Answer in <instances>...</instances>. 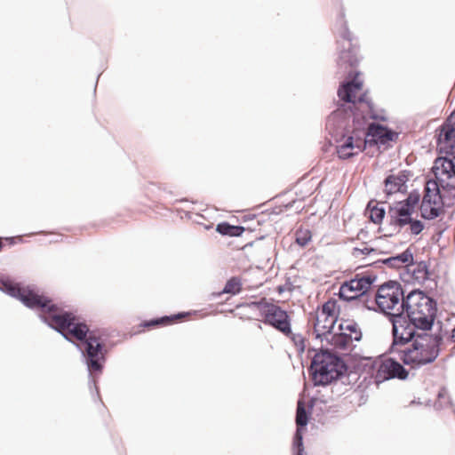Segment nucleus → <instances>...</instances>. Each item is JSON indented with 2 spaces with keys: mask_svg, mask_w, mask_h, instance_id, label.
I'll list each match as a JSON object with an SVG mask.
<instances>
[{
  "mask_svg": "<svg viewBox=\"0 0 455 455\" xmlns=\"http://www.w3.org/2000/svg\"><path fill=\"white\" fill-rule=\"evenodd\" d=\"M359 72H355V77L352 80H344L340 83L338 89V96L341 104H346L347 108H353L358 109L356 107V92L363 87V82L355 78Z\"/></svg>",
  "mask_w": 455,
  "mask_h": 455,
  "instance_id": "2eb2a0df",
  "label": "nucleus"
},
{
  "mask_svg": "<svg viewBox=\"0 0 455 455\" xmlns=\"http://www.w3.org/2000/svg\"><path fill=\"white\" fill-rule=\"evenodd\" d=\"M384 184V193L386 194L387 198L391 196L395 193L406 194L407 193V186H403L398 180H395V174H388L383 181Z\"/></svg>",
  "mask_w": 455,
  "mask_h": 455,
  "instance_id": "4be33fe9",
  "label": "nucleus"
},
{
  "mask_svg": "<svg viewBox=\"0 0 455 455\" xmlns=\"http://www.w3.org/2000/svg\"><path fill=\"white\" fill-rule=\"evenodd\" d=\"M363 140L367 145L386 144L390 141H395L398 138V133L387 126L377 123H367L363 127Z\"/></svg>",
  "mask_w": 455,
  "mask_h": 455,
  "instance_id": "ddd939ff",
  "label": "nucleus"
},
{
  "mask_svg": "<svg viewBox=\"0 0 455 455\" xmlns=\"http://www.w3.org/2000/svg\"><path fill=\"white\" fill-rule=\"evenodd\" d=\"M379 259L375 260L374 262L367 264L366 266H371V267H380L381 265H384V264L381 263V262H379Z\"/></svg>",
  "mask_w": 455,
  "mask_h": 455,
  "instance_id": "58836bf2",
  "label": "nucleus"
},
{
  "mask_svg": "<svg viewBox=\"0 0 455 455\" xmlns=\"http://www.w3.org/2000/svg\"><path fill=\"white\" fill-rule=\"evenodd\" d=\"M404 275L411 277L419 283H423L429 278L428 267L425 261H420L419 263H415L413 261V265H411V263L408 262L406 265V272L403 275L401 274V278L403 281L405 280L403 278Z\"/></svg>",
  "mask_w": 455,
  "mask_h": 455,
  "instance_id": "f3484780",
  "label": "nucleus"
},
{
  "mask_svg": "<svg viewBox=\"0 0 455 455\" xmlns=\"http://www.w3.org/2000/svg\"><path fill=\"white\" fill-rule=\"evenodd\" d=\"M420 198H421V196H420L419 191L418 189H413L408 194V196L405 199H403L402 201H397V202H398V204H402L404 207L411 210L412 212H414L417 205L420 202Z\"/></svg>",
  "mask_w": 455,
  "mask_h": 455,
  "instance_id": "bb28decb",
  "label": "nucleus"
},
{
  "mask_svg": "<svg viewBox=\"0 0 455 455\" xmlns=\"http://www.w3.org/2000/svg\"><path fill=\"white\" fill-rule=\"evenodd\" d=\"M352 302L355 303V307L361 308V309H367V310H372L379 313V309L376 305L375 298L373 299L369 298V301L366 302L361 300V299H355Z\"/></svg>",
  "mask_w": 455,
  "mask_h": 455,
  "instance_id": "72a5a7b5",
  "label": "nucleus"
},
{
  "mask_svg": "<svg viewBox=\"0 0 455 455\" xmlns=\"http://www.w3.org/2000/svg\"><path fill=\"white\" fill-rule=\"evenodd\" d=\"M437 315V301L419 289L408 292L396 313H388L392 343L388 353L397 355L404 365L417 370L435 361L443 335L430 334Z\"/></svg>",
  "mask_w": 455,
  "mask_h": 455,
  "instance_id": "f257e3e1",
  "label": "nucleus"
},
{
  "mask_svg": "<svg viewBox=\"0 0 455 455\" xmlns=\"http://www.w3.org/2000/svg\"><path fill=\"white\" fill-rule=\"evenodd\" d=\"M376 280L377 275L374 274H356L354 278L341 283L338 293L339 298L347 302L361 299L367 303L369 301L367 292Z\"/></svg>",
  "mask_w": 455,
  "mask_h": 455,
  "instance_id": "6e6552de",
  "label": "nucleus"
},
{
  "mask_svg": "<svg viewBox=\"0 0 455 455\" xmlns=\"http://www.w3.org/2000/svg\"><path fill=\"white\" fill-rule=\"evenodd\" d=\"M334 29L339 36L337 44L339 47L341 48L339 52L337 66L339 69H341L344 73H347L348 77H352L354 73L351 69L355 68L360 61L358 56L359 45L357 39L348 28L343 8H341L337 17Z\"/></svg>",
  "mask_w": 455,
  "mask_h": 455,
  "instance_id": "423d86ee",
  "label": "nucleus"
},
{
  "mask_svg": "<svg viewBox=\"0 0 455 455\" xmlns=\"http://www.w3.org/2000/svg\"><path fill=\"white\" fill-rule=\"evenodd\" d=\"M255 218H256V216H255V215H252V217H250V219H251V220H253V219H255Z\"/></svg>",
  "mask_w": 455,
  "mask_h": 455,
  "instance_id": "de8ad7c7",
  "label": "nucleus"
},
{
  "mask_svg": "<svg viewBox=\"0 0 455 455\" xmlns=\"http://www.w3.org/2000/svg\"><path fill=\"white\" fill-rule=\"evenodd\" d=\"M444 204L439 183L429 180L425 187V195L421 201L420 215L425 220H434L441 213L440 204Z\"/></svg>",
  "mask_w": 455,
  "mask_h": 455,
  "instance_id": "9b49d317",
  "label": "nucleus"
},
{
  "mask_svg": "<svg viewBox=\"0 0 455 455\" xmlns=\"http://www.w3.org/2000/svg\"><path fill=\"white\" fill-rule=\"evenodd\" d=\"M263 222H264V220H257V224H258V225H260V224H261V223H263Z\"/></svg>",
  "mask_w": 455,
  "mask_h": 455,
  "instance_id": "49530a36",
  "label": "nucleus"
},
{
  "mask_svg": "<svg viewBox=\"0 0 455 455\" xmlns=\"http://www.w3.org/2000/svg\"><path fill=\"white\" fill-rule=\"evenodd\" d=\"M367 125V116L359 109L338 104L337 108L327 117L325 130L337 143L338 157L347 160L365 150L363 136Z\"/></svg>",
  "mask_w": 455,
  "mask_h": 455,
  "instance_id": "7ed1b4c3",
  "label": "nucleus"
},
{
  "mask_svg": "<svg viewBox=\"0 0 455 455\" xmlns=\"http://www.w3.org/2000/svg\"><path fill=\"white\" fill-rule=\"evenodd\" d=\"M408 225L410 226L411 233L414 235H419L425 228V225L421 220H415L412 217L411 222L408 223Z\"/></svg>",
  "mask_w": 455,
  "mask_h": 455,
  "instance_id": "f704fd0d",
  "label": "nucleus"
},
{
  "mask_svg": "<svg viewBox=\"0 0 455 455\" xmlns=\"http://www.w3.org/2000/svg\"><path fill=\"white\" fill-rule=\"evenodd\" d=\"M189 313L180 312L171 315H164L161 317L146 320L140 324L144 328H155L159 326H166L174 323L177 321H181L188 317Z\"/></svg>",
  "mask_w": 455,
  "mask_h": 455,
  "instance_id": "a211bd4d",
  "label": "nucleus"
},
{
  "mask_svg": "<svg viewBox=\"0 0 455 455\" xmlns=\"http://www.w3.org/2000/svg\"><path fill=\"white\" fill-rule=\"evenodd\" d=\"M447 129H443L437 135L436 142L439 152H444L442 143H449V150L445 151L446 156H438L434 164L433 172L436 177L435 181L445 188L444 180L439 178V174L446 175L451 179L455 177V109L451 110L446 119Z\"/></svg>",
  "mask_w": 455,
  "mask_h": 455,
  "instance_id": "39448f33",
  "label": "nucleus"
},
{
  "mask_svg": "<svg viewBox=\"0 0 455 455\" xmlns=\"http://www.w3.org/2000/svg\"><path fill=\"white\" fill-rule=\"evenodd\" d=\"M325 340L334 349L347 350L354 339L351 334L339 331V332L333 333L329 338H326Z\"/></svg>",
  "mask_w": 455,
  "mask_h": 455,
  "instance_id": "412c9836",
  "label": "nucleus"
},
{
  "mask_svg": "<svg viewBox=\"0 0 455 455\" xmlns=\"http://www.w3.org/2000/svg\"><path fill=\"white\" fill-rule=\"evenodd\" d=\"M292 450H293V455H305L304 448L292 449Z\"/></svg>",
  "mask_w": 455,
  "mask_h": 455,
  "instance_id": "4c0bfd02",
  "label": "nucleus"
},
{
  "mask_svg": "<svg viewBox=\"0 0 455 455\" xmlns=\"http://www.w3.org/2000/svg\"><path fill=\"white\" fill-rule=\"evenodd\" d=\"M263 238H264V236H260V237L257 238V240H261Z\"/></svg>",
  "mask_w": 455,
  "mask_h": 455,
  "instance_id": "09e8293b",
  "label": "nucleus"
},
{
  "mask_svg": "<svg viewBox=\"0 0 455 455\" xmlns=\"http://www.w3.org/2000/svg\"><path fill=\"white\" fill-rule=\"evenodd\" d=\"M372 202H370L367 205V209L370 211L369 219L374 224H380L385 218L386 210L384 207H379L378 205L371 207Z\"/></svg>",
  "mask_w": 455,
  "mask_h": 455,
  "instance_id": "cd10ccee",
  "label": "nucleus"
},
{
  "mask_svg": "<svg viewBox=\"0 0 455 455\" xmlns=\"http://www.w3.org/2000/svg\"><path fill=\"white\" fill-rule=\"evenodd\" d=\"M3 247H4V243L2 241V237H0V251H2Z\"/></svg>",
  "mask_w": 455,
  "mask_h": 455,
  "instance_id": "37998d69",
  "label": "nucleus"
},
{
  "mask_svg": "<svg viewBox=\"0 0 455 455\" xmlns=\"http://www.w3.org/2000/svg\"><path fill=\"white\" fill-rule=\"evenodd\" d=\"M245 230L243 226L232 225L227 221L220 222L216 226V231L224 236L239 237Z\"/></svg>",
  "mask_w": 455,
  "mask_h": 455,
  "instance_id": "5701e85b",
  "label": "nucleus"
},
{
  "mask_svg": "<svg viewBox=\"0 0 455 455\" xmlns=\"http://www.w3.org/2000/svg\"><path fill=\"white\" fill-rule=\"evenodd\" d=\"M447 187H451V189H455V185H451L450 183H446Z\"/></svg>",
  "mask_w": 455,
  "mask_h": 455,
  "instance_id": "a18cd8bd",
  "label": "nucleus"
},
{
  "mask_svg": "<svg viewBox=\"0 0 455 455\" xmlns=\"http://www.w3.org/2000/svg\"><path fill=\"white\" fill-rule=\"evenodd\" d=\"M311 351L315 352L308 369L314 386H327L347 373V363L332 349L321 348L316 351L315 348H309L308 353Z\"/></svg>",
  "mask_w": 455,
  "mask_h": 455,
  "instance_id": "20e7f679",
  "label": "nucleus"
},
{
  "mask_svg": "<svg viewBox=\"0 0 455 455\" xmlns=\"http://www.w3.org/2000/svg\"><path fill=\"white\" fill-rule=\"evenodd\" d=\"M412 176V173L409 170L400 171L397 174H395V178L398 180L403 186H407L406 183L409 181L410 178Z\"/></svg>",
  "mask_w": 455,
  "mask_h": 455,
  "instance_id": "c9c22d12",
  "label": "nucleus"
},
{
  "mask_svg": "<svg viewBox=\"0 0 455 455\" xmlns=\"http://www.w3.org/2000/svg\"><path fill=\"white\" fill-rule=\"evenodd\" d=\"M451 404V398L448 394V390L445 387H442L437 394L436 401L435 402V408L436 410H442Z\"/></svg>",
  "mask_w": 455,
  "mask_h": 455,
  "instance_id": "c85d7f7f",
  "label": "nucleus"
},
{
  "mask_svg": "<svg viewBox=\"0 0 455 455\" xmlns=\"http://www.w3.org/2000/svg\"><path fill=\"white\" fill-rule=\"evenodd\" d=\"M315 405V399L311 398L308 404L306 405L305 402L299 399L296 409V431L292 439V449L304 448L303 444V431L308 424L311 417V411Z\"/></svg>",
  "mask_w": 455,
  "mask_h": 455,
  "instance_id": "f8f14e48",
  "label": "nucleus"
},
{
  "mask_svg": "<svg viewBox=\"0 0 455 455\" xmlns=\"http://www.w3.org/2000/svg\"><path fill=\"white\" fill-rule=\"evenodd\" d=\"M277 290H278V292H279V293H281V292H283V286H279V287L277 288Z\"/></svg>",
  "mask_w": 455,
  "mask_h": 455,
  "instance_id": "c03bdc74",
  "label": "nucleus"
},
{
  "mask_svg": "<svg viewBox=\"0 0 455 455\" xmlns=\"http://www.w3.org/2000/svg\"><path fill=\"white\" fill-rule=\"evenodd\" d=\"M379 262L387 265L390 268H400L402 265H407L408 262L413 265V253L410 248H407L403 252L387 259H381Z\"/></svg>",
  "mask_w": 455,
  "mask_h": 455,
  "instance_id": "6ab92c4d",
  "label": "nucleus"
},
{
  "mask_svg": "<svg viewBox=\"0 0 455 455\" xmlns=\"http://www.w3.org/2000/svg\"><path fill=\"white\" fill-rule=\"evenodd\" d=\"M254 243V241H251V242H249L247 243H245L243 246V249H245L247 247H251L252 246V244Z\"/></svg>",
  "mask_w": 455,
  "mask_h": 455,
  "instance_id": "79ce46f5",
  "label": "nucleus"
},
{
  "mask_svg": "<svg viewBox=\"0 0 455 455\" xmlns=\"http://www.w3.org/2000/svg\"><path fill=\"white\" fill-rule=\"evenodd\" d=\"M402 285L396 281H388L383 283L375 295V302L379 309V313L384 314L387 318L389 310L395 308L400 299L403 301L407 298ZM403 302H401L402 304Z\"/></svg>",
  "mask_w": 455,
  "mask_h": 455,
  "instance_id": "1a4fd4ad",
  "label": "nucleus"
},
{
  "mask_svg": "<svg viewBox=\"0 0 455 455\" xmlns=\"http://www.w3.org/2000/svg\"><path fill=\"white\" fill-rule=\"evenodd\" d=\"M242 291V282L241 279L237 276H232L228 279L222 289L221 291L218 293H213L212 295L215 297H219L222 294L228 293L231 295H236L240 293Z\"/></svg>",
  "mask_w": 455,
  "mask_h": 455,
  "instance_id": "393cba45",
  "label": "nucleus"
},
{
  "mask_svg": "<svg viewBox=\"0 0 455 455\" xmlns=\"http://www.w3.org/2000/svg\"><path fill=\"white\" fill-rule=\"evenodd\" d=\"M337 307H339L337 300L330 299L323 305L320 314L315 315L326 317L325 322L331 321L330 324L336 323L338 320V314H336Z\"/></svg>",
  "mask_w": 455,
  "mask_h": 455,
  "instance_id": "b1692460",
  "label": "nucleus"
},
{
  "mask_svg": "<svg viewBox=\"0 0 455 455\" xmlns=\"http://www.w3.org/2000/svg\"><path fill=\"white\" fill-rule=\"evenodd\" d=\"M373 251H376V249L375 248H372V247H363V248H354L353 249V252H352V255L354 257H358L360 254H364V255H369L371 254V252Z\"/></svg>",
  "mask_w": 455,
  "mask_h": 455,
  "instance_id": "e433bc0d",
  "label": "nucleus"
},
{
  "mask_svg": "<svg viewBox=\"0 0 455 455\" xmlns=\"http://www.w3.org/2000/svg\"><path fill=\"white\" fill-rule=\"evenodd\" d=\"M338 330L342 332H345V331H349L350 332L349 334H351V335H352V333H354L355 336L353 337V339L355 341H360L362 339V337H363L362 331L358 328V324L355 321H348V320L342 321L339 324Z\"/></svg>",
  "mask_w": 455,
  "mask_h": 455,
  "instance_id": "a878e982",
  "label": "nucleus"
},
{
  "mask_svg": "<svg viewBox=\"0 0 455 455\" xmlns=\"http://www.w3.org/2000/svg\"><path fill=\"white\" fill-rule=\"evenodd\" d=\"M5 240L8 241L11 245L15 243V237H6Z\"/></svg>",
  "mask_w": 455,
  "mask_h": 455,
  "instance_id": "a19ab883",
  "label": "nucleus"
},
{
  "mask_svg": "<svg viewBox=\"0 0 455 455\" xmlns=\"http://www.w3.org/2000/svg\"><path fill=\"white\" fill-rule=\"evenodd\" d=\"M41 320L49 327L60 333L67 340L74 343L81 351L89 375V388L100 398L97 379L102 373L106 363L107 349L104 340L97 331H91L84 322L66 311L52 299L39 314Z\"/></svg>",
  "mask_w": 455,
  "mask_h": 455,
  "instance_id": "f03ea898",
  "label": "nucleus"
},
{
  "mask_svg": "<svg viewBox=\"0 0 455 455\" xmlns=\"http://www.w3.org/2000/svg\"><path fill=\"white\" fill-rule=\"evenodd\" d=\"M3 285V291L8 295L20 299L27 307L37 310L39 314L43 313V309H45L52 299L44 294H38L28 287L24 289L10 282H5Z\"/></svg>",
  "mask_w": 455,
  "mask_h": 455,
  "instance_id": "9d476101",
  "label": "nucleus"
},
{
  "mask_svg": "<svg viewBox=\"0 0 455 455\" xmlns=\"http://www.w3.org/2000/svg\"><path fill=\"white\" fill-rule=\"evenodd\" d=\"M450 339L455 342V328L451 330Z\"/></svg>",
  "mask_w": 455,
  "mask_h": 455,
  "instance_id": "ea45409f",
  "label": "nucleus"
},
{
  "mask_svg": "<svg viewBox=\"0 0 455 455\" xmlns=\"http://www.w3.org/2000/svg\"><path fill=\"white\" fill-rule=\"evenodd\" d=\"M275 304L274 303L267 302V300L265 298L250 303V307L259 310V315L262 318L266 316L267 311L270 309L272 307H275Z\"/></svg>",
  "mask_w": 455,
  "mask_h": 455,
  "instance_id": "c756f323",
  "label": "nucleus"
},
{
  "mask_svg": "<svg viewBox=\"0 0 455 455\" xmlns=\"http://www.w3.org/2000/svg\"><path fill=\"white\" fill-rule=\"evenodd\" d=\"M285 336L288 337L293 342V344L296 346L297 350L299 354H301L305 351L306 339L301 334H299V333L296 334L291 331V334L285 335Z\"/></svg>",
  "mask_w": 455,
  "mask_h": 455,
  "instance_id": "473e14b6",
  "label": "nucleus"
},
{
  "mask_svg": "<svg viewBox=\"0 0 455 455\" xmlns=\"http://www.w3.org/2000/svg\"><path fill=\"white\" fill-rule=\"evenodd\" d=\"M355 368L366 374L364 379L371 377L376 384L391 379L404 380L409 376V371L404 368V364L391 357L379 362L372 357L359 356Z\"/></svg>",
  "mask_w": 455,
  "mask_h": 455,
  "instance_id": "0eeeda50",
  "label": "nucleus"
},
{
  "mask_svg": "<svg viewBox=\"0 0 455 455\" xmlns=\"http://www.w3.org/2000/svg\"><path fill=\"white\" fill-rule=\"evenodd\" d=\"M413 213L408 208L395 202L388 206L387 218L389 219V225L397 229V232H400L411 222Z\"/></svg>",
  "mask_w": 455,
  "mask_h": 455,
  "instance_id": "dca6fc26",
  "label": "nucleus"
},
{
  "mask_svg": "<svg viewBox=\"0 0 455 455\" xmlns=\"http://www.w3.org/2000/svg\"><path fill=\"white\" fill-rule=\"evenodd\" d=\"M262 321L283 335L291 334V317L286 310L276 304L267 311Z\"/></svg>",
  "mask_w": 455,
  "mask_h": 455,
  "instance_id": "4468645a",
  "label": "nucleus"
},
{
  "mask_svg": "<svg viewBox=\"0 0 455 455\" xmlns=\"http://www.w3.org/2000/svg\"><path fill=\"white\" fill-rule=\"evenodd\" d=\"M359 102V103H365L367 104L370 111H371V116L370 117L373 120H380V121H386V117L384 116H379V115L373 113V103L371 102V100L368 99V96H367V92H363L362 93L357 99H356V103Z\"/></svg>",
  "mask_w": 455,
  "mask_h": 455,
  "instance_id": "2f4dec72",
  "label": "nucleus"
},
{
  "mask_svg": "<svg viewBox=\"0 0 455 455\" xmlns=\"http://www.w3.org/2000/svg\"><path fill=\"white\" fill-rule=\"evenodd\" d=\"M315 323H314L313 332L316 339H321L323 341V339H326V338H329L331 335L336 323L330 324L331 321L325 322L326 317H323V319H322V316L315 315Z\"/></svg>",
  "mask_w": 455,
  "mask_h": 455,
  "instance_id": "aec40b11",
  "label": "nucleus"
},
{
  "mask_svg": "<svg viewBox=\"0 0 455 455\" xmlns=\"http://www.w3.org/2000/svg\"><path fill=\"white\" fill-rule=\"evenodd\" d=\"M312 238L311 231L299 228L295 233V242L301 247H305Z\"/></svg>",
  "mask_w": 455,
  "mask_h": 455,
  "instance_id": "7c9ffc66",
  "label": "nucleus"
}]
</instances>
